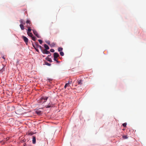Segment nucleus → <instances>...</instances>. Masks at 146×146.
Segmentation results:
<instances>
[{
  "mask_svg": "<svg viewBox=\"0 0 146 146\" xmlns=\"http://www.w3.org/2000/svg\"><path fill=\"white\" fill-rule=\"evenodd\" d=\"M50 51L51 52H54V50L53 49H51L50 50Z\"/></svg>",
  "mask_w": 146,
  "mask_h": 146,
  "instance_id": "nucleus-25",
  "label": "nucleus"
},
{
  "mask_svg": "<svg viewBox=\"0 0 146 146\" xmlns=\"http://www.w3.org/2000/svg\"><path fill=\"white\" fill-rule=\"evenodd\" d=\"M38 41H39L40 44H42V40H38Z\"/></svg>",
  "mask_w": 146,
  "mask_h": 146,
  "instance_id": "nucleus-24",
  "label": "nucleus"
},
{
  "mask_svg": "<svg viewBox=\"0 0 146 146\" xmlns=\"http://www.w3.org/2000/svg\"><path fill=\"white\" fill-rule=\"evenodd\" d=\"M72 83V80H69L68 81V83H67L69 85L71 84Z\"/></svg>",
  "mask_w": 146,
  "mask_h": 146,
  "instance_id": "nucleus-22",
  "label": "nucleus"
},
{
  "mask_svg": "<svg viewBox=\"0 0 146 146\" xmlns=\"http://www.w3.org/2000/svg\"><path fill=\"white\" fill-rule=\"evenodd\" d=\"M39 46L40 47H41V46Z\"/></svg>",
  "mask_w": 146,
  "mask_h": 146,
  "instance_id": "nucleus-33",
  "label": "nucleus"
},
{
  "mask_svg": "<svg viewBox=\"0 0 146 146\" xmlns=\"http://www.w3.org/2000/svg\"><path fill=\"white\" fill-rule=\"evenodd\" d=\"M53 106V105L52 103L50 102L46 106H45L46 108H48L51 107H52Z\"/></svg>",
  "mask_w": 146,
  "mask_h": 146,
  "instance_id": "nucleus-4",
  "label": "nucleus"
},
{
  "mask_svg": "<svg viewBox=\"0 0 146 146\" xmlns=\"http://www.w3.org/2000/svg\"><path fill=\"white\" fill-rule=\"evenodd\" d=\"M59 56V54L57 52H55L54 54V60L55 61H56L57 63H59V62L57 61V58Z\"/></svg>",
  "mask_w": 146,
  "mask_h": 146,
  "instance_id": "nucleus-1",
  "label": "nucleus"
},
{
  "mask_svg": "<svg viewBox=\"0 0 146 146\" xmlns=\"http://www.w3.org/2000/svg\"><path fill=\"white\" fill-rule=\"evenodd\" d=\"M33 143L35 144L36 143V137L34 136H33V140H32Z\"/></svg>",
  "mask_w": 146,
  "mask_h": 146,
  "instance_id": "nucleus-6",
  "label": "nucleus"
},
{
  "mask_svg": "<svg viewBox=\"0 0 146 146\" xmlns=\"http://www.w3.org/2000/svg\"><path fill=\"white\" fill-rule=\"evenodd\" d=\"M41 111L40 110H37L36 111V113L38 115L41 114Z\"/></svg>",
  "mask_w": 146,
  "mask_h": 146,
  "instance_id": "nucleus-14",
  "label": "nucleus"
},
{
  "mask_svg": "<svg viewBox=\"0 0 146 146\" xmlns=\"http://www.w3.org/2000/svg\"><path fill=\"white\" fill-rule=\"evenodd\" d=\"M48 98V97L46 96L43 97L42 98V99L44 100V102H46Z\"/></svg>",
  "mask_w": 146,
  "mask_h": 146,
  "instance_id": "nucleus-12",
  "label": "nucleus"
},
{
  "mask_svg": "<svg viewBox=\"0 0 146 146\" xmlns=\"http://www.w3.org/2000/svg\"><path fill=\"white\" fill-rule=\"evenodd\" d=\"M26 23H27V24H29L30 25H31V21L29 20H27L26 21Z\"/></svg>",
  "mask_w": 146,
  "mask_h": 146,
  "instance_id": "nucleus-17",
  "label": "nucleus"
},
{
  "mask_svg": "<svg viewBox=\"0 0 146 146\" xmlns=\"http://www.w3.org/2000/svg\"><path fill=\"white\" fill-rule=\"evenodd\" d=\"M2 58L4 59H5V57L4 56H3V57H2Z\"/></svg>",
  "mask_w": 146,
  "mask_h": 146,
  "instance_id": "nucleus-29",
  "label": "nucleus"
},
{
  "mask_svg": "<svg viewBox=\"0 0 146 146\" xmlns=\"http://www.w3.org/2000/svg\"><path fill=\"white\" fill-rule=\"evenodd\" d=\"M45 64H49L48 63H46Z\"/></svg>",
  "mask_w": 146,
  "mask_h": 146,
  "instance_id": "nucleus-32",
  "label": "nucleus"
},
{
  "mask_svg": "<svg viewBox=\"0 0 146 146\" xmlns=\"http://www.w3.org/2000/svg\"><path fill=\"white\" fill-rule=\"evenodd\" d=\"M77 81L78 84H82V80H77Z\"/></svg>",
  "mask_w": 146,
  "mask_h": 146,
  "instance_id": "nucleus-13",
  "label": "nucleus"
},
{
  "mask_svg": "<svg viewBox=\"0 0 146 146\" xmlns=\"http://www.w3.org/2000/svg\"><path fill=\"white\" fill-rule=\"evenodd\" d=\"M5 66L4 64H0V70H4V67Z\"/></svg>",
  "mask_w": 146,
  "mask_h": 146,
  "instance_id": "nucleus-7",
  "label": "nucleus"
},
{
  "mask_svg": "<svg viewBox=\"0 0 146 146\" xmlns=\"http://www.w3.org/2000/svg\"><path fill=\"white\" fill-rule=\"evenodd\" d=\"M32 39L34 41H35L36 40V38L34 36H32L31 37Z\"/></svg>",
  "mask_w": 146,
  "mask_h": 146,
  "instance_id": "nucleus-20",
  "label": "nucleus"
},
{
  "mask_svg": "<svg viewBox=\"0 0 146 146\" xmlns=\"http://www.w3.org/2000/svg\"><path fill=\"white\" fill-rule=\"evenodd\" d=\"M60 54L61 56H63L64 55V53L62 51H61L60 52Z\"/></svg>",
  "mask_w": 146,
  "mask_h": 146,
  "instance_id": "nucleus-21",
  "label": "nucleus"
},
{
  "mask_svg": "<svg viewBox=\"0 0 146 146\" xmlns=\"http://www.w3.org/2000/svg\"><path fill=\"white\" fill-rule=\"evenodd\" d=\"M27 25H29V27H30V26H31V25H30L29 24H27Z\"/></svg>",
  "mask_w": 146,
  "mask_h": 146,
  "instance_id": "nucleus-30",
  "label": "nucleus"
},
{
  "mask_svg": "<svg viewBox=\"0 0 146 146\" xmlns=\"http://www.w3.org/2000/svg\"><path fill=\"white\" fill-rule=\"evenodd\" d=\"M46 42H47V43L48 44L50 45V42L49 41H48Z\"/></svg>",
  "mask_w": 146,
  "mask_h": 146,
  "instance_id": "nucleus-26",
  "label": "nucleus"
},
{
  "mask_svg": "<svg viewBox=\"0 0 146 146\" xmlns=\"http://www.w3.org/2000/svg\"><path fill=\"white\" fill-rule=\"evenodd\" d=\"M44 46L45 48V49H46V50H48L49 49V48L48 47V46L47 45H46V44H44Z\"/></svg>",
  "mask_w": 146,
  "mask_h": 146,
  "instance_id": "nucleus-10",
  "label": "nucleus"
},
{
  "mask_svg": "<svg viewBox=\"0 0 146 146\" xmlns=\"http://www.w3.org/2000/svg\"><path fill=\"white\" fill-rule=\"evenodd\" d=\"M26 27L27 28H28L27 32H30L31 31V27H29L28 25H27Z\"/></svg>",
  "mask_w": 146,
  "mask_h": 146,
  "instance_id": "nucleus-8",
  "label": "nucleus"
},
{
  "mask_svg": "<svg viewBox=\"0 0 146 146\" xmlns=\"http://www.w3.org/2000/svg\"><path fill=\"white\" fill-rule=\"evenodd\" d=\"M21 23L20 24H23V25H24L25 24V22L24 21V20L22 19H21L19 21Z\"/></svg>",
  "mask_w": 146,
  "mask_h": 146,
  "instance_id": "nucleus-9",
  "label": "nucleus"
},
{
  "mask_svg": "<svg viewBox=\"0 0 146 146\" xmlns=\"http://www.w3.org/2000/svg\"><path fill=\"white\" fill-rule=\"evenodd\" d=\"M28 134L29 135H32L34 134V133L33 132H29Z\"/></svg>",
  "mask_w": 146,
  "mask_h": 146,
  "instance_id": "nucleus-18",
  "label": "nucleus"
},
{
  "mask_svg": "<svg viewBox=\"0 0 146 146\" xmlns=\"http://www.w3.org/2000/svg\"><path fill=\"white\" fill-rule=\"evenodd\" d=\"M33 46L36 49V47H35V45L33 44Z\"/></svg>",
  "mask_w": 146,
  "mask_h": 146,
  "instance_id": "nucleus-27",
  "label": "nucleus"
},
{
  "mask_svg": "<svg viewBox=\"0 0 146 146\" xmlns=\"http://www.w3.org/2000/svg\"><path fill=\"white\" fill-rule=\"evenodd\" d=\"M33 32L34 34L38 38H40V36L38 34L37 32L35 30H33Z\"/></svg>",
  "mask_w": 146,
  "mask_h": 146,
  "instance_id": "nucleus-3",
  "label": "nucleus"
},
{
  "mask_svg": "<svg viewBox=\"0 0 146 146\" xmlns=\"http://www.w3.org/2000/svg\"><path fill=\"white\" fill-rule=\"evenodd\" d=\"M48 61H50V62L51 61V59H49L48 60Z\"/></svg>",
  "mask_w": 146,
  "mask_h": 146,
  "instance_id": "nucleus-28",
  "label": "nucleus"
},
{
  "mask_svg": "<svg viewBox=\"0 0 146 146\" xmlns=\"http://www.w3.org/2000/svg\"><path fill=\"white\" fill-rule=\"evenodd\" d=\"M56 45V44L54 42H53V43H51L50 44V46H51V47H54Z\"/></svg>",
  "mask_w": 146,
  "mask_h": 146,
  "instance_id": "nucleus-15",
  "label": "nucleus"
},
{
  "mask_svg": "<svg viewBox=\"0 0 146 146\" xmlns=\"http://www.w3.org/2000/svg\"><path fill=\"white\" fill-rule=\"evenodd\" d=\"M42 52L44 54H48L50 53V52L49 51H47V50L44 49L43 51Z\"/></svg>",
  "mask_w": 146,
  "mask_h": 146,
  "instance_id": "nucleus-5",
  "label": "nucleus"
},
{
  "mask_svg": "<svg viewBox=\"0 0 146 146\" xmlns=\"http://www.w3.org/2000/svg\"><path fill=\"white\" fill-rule=\"evenodd\" d=\"M20 27L21 29L22 30H24V29H25V28H24V25H23V24H20Z\"/></svg>",
  "mask_w": 146,
  "mask_h": 146,
  "instance_id": "nucleus-11",
  "label": "nucleus"
},
{
  "mask_svg": "<svg viewBox=\"0 0 146 146\" xmlns=\"http://www.w3.org/2000/svg\"><path fill=\"white\" fill-rule=\"evenodd\" d=\"M22 38L23 39L26 44L27 45L28 42V39L26 37L24 36H22Z\"/></svg>",
  "mask_w": 146,
  "mask_h": 146,
  "instance_id": "nucleus-2",
  "label": "nucleus"
},
{
  "mask_svg": "<svg viewBox=\"0 0 146 146\" xmlns=\"http://www.w3.org/2000/svg\"><path fill=\"white\" fill-rule=\"evenodd\" d=\"M28 35L32 37L33 36V35L31 33V32H27Z\"/></svg>",
  "mask_w": 146,
  "mask_h": 146,
  "instance_id": "nucleus-16",
  "label": "nucleus"
},
{
  "mask_svg": "<svg viewBox=\"0 0 146 146\" xmlns=\"http://www.w3.org/2000/svg\"><path fill=\"white\" fill-rule=\"evenodd\" d=\"M63 50V48L62 47H59L58 48V50L59 52H61Z\"/></svg>",
  "mask_w": 146,
  "mask_h": 146,
  "instance_id": "nucleus-19",
  "label": "nucleus"
},
{
  "mask_svg": "<svg viewBox=\"0 0 146 146\" xmlns=\"http://www.w3.org/2000/svg\"><path fill=\"white\" fill-rule=\"evenodd\" d=\"M47 65H48V66H50L51 64H47Z\"/></svg>",
  "mask_w": 146,
  "mask_h": 146,
  "instance_id": "nucleus-31",
  "label": "nucleus"
},
{
  "mask_svg": "<svg viewBox=\"0 0 146 146\" xmlns=\"http://www.w3.org/2000/svg\"><path fill=\"white\" fill-rule=\"evenodd\" d=\"M69 85L67 83H66V84H65V86H64V88H66V87H67V86H69Z\"/></svg>",
  "mask_w": 146,
  "mask_h": 146,
  "instance_id": "nucleus-23",
  "label": "nucleus"
}]
</instances>
